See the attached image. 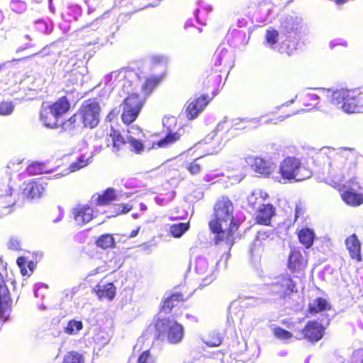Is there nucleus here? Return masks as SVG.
Segmentation results:
<instances>
[{"mask_svg":"<svg viewBox=\"0 0 363 363\" xmlns=\"http://www.w3.org/2000/svg\"><path fill=\"white\" fill-rule=\"evenodd\" d=\"M313 158L323 172L320 179L335 188L345 189L341 196L347 204L357 206L363 203V195L354 191L359 186L355 177L357 162L353 149L323 147Z\"/></svg>","mask_w":363,"mask_h":363,"instance_id":"1","label":"nucleus"},{"mask_svg":"<svg viewBox=\"0 0 363 363\" xmlns=\"http://www.w3.org/2000/svg\"><path fill=\"white\" fill-rule=\"evenodd\" d=\"M214 216L215 219L209 222V227L215 234V243H224L230 250L234 243V233L238 229L234 220L232 201L227 197L219 199L214 206Z\"/></svg>","mask_w":363,"mask_h":363,"instance_id":"2","label":"nucleus"},{"mask_svg":"<svg viewBox=\"0 0 363 363\" xmlns=\"http://www.w3.org/2000/svg\"><path fill=\"white\" fill-rule=\"evenodd\" d=\"M319 91L327 97H330L331 104L345 113L363 112V86L354 89H320Z\"/></svg>","mask_w":363,"mask_h":363,"instance_id":"3","label":"nucleus"},{"mask_svg":"<svg viewBox=\"0 0 363 363\" xmlns=\"http://www.w3.org/2000/svg\"><path fill=\"white\" fill-rule=\"evenodd\" d=\"M140 78L138 74L133 69L123 68L120 70L112 72L104 76V84L106 86H111L116 82H123L121 86L123 91L130 94L136 91L139 86Z\"/></svg>","mask_w":363,"mask_h":363,"instance_id":"4","label":"nucleus"},{"mask_svg":"<svg viewBox=\"0 0 363 363\" xmlns=\"http://www.w3.org/2000/svg\"><path fill=\"white\" fill-rule=\"evenodd\" d=\"M69 107V103L65 97L59 99L52 105H43L40 113V120L45 127L55 128L58 126L59 118L68 111Z\"/></svg>","mask_w":363,"mask_h":363,"instance_id":"5","label":"nucleus"},{"mask_svg":"<svg viewBox=\"0 0 363 363\" xmlns=\"http://www.w3.org/2000/svg\"><path fill=\"white\" fill-rule=\"evenodd\" d=\"M279 173L284 179H294L296 182L303 181L311 176V172L295 157H286L279 164Z\"/></svg>","mask_w":363,"mask_h":363,"instance_id":"6","label":"nucleus"},{"mask_svg":"<svg viewBox=\"0 0 363 363\" xmlns=\"http://www.w3.org/2000/svg\"><path fill=\"white\" fill-rule=\"evenodd\" d=\"M154 328L158 337H165L167 341L171 345L179 344L184 339V326L174 319H159L156 321Z\"/></svg>","mask_w":363,"mask_h":363,"instance_id":"7","label":"nucleus"},{"mask_svg":"<svg viewBox=\"0 0 363 363\" xmlns=\"http://www.w3.org/2000/svg\"><path fill=\"white\" fill-rule=\"evenodd\" d=\"M264 45L274 50L281 54L290 55L295 50V41L288 43L282 34L274 28H270L267 30L264 36Z\"/></svg>","mask_w":363,"mask_h":363,"instance_id":"8","label":"nucleus"},{"mask_svg":"<svg viewBox=\"0 0 363 363\" xmlns=\"http://www.w3.org/2000/svg\"><path fill=\"white\" fill-rule=\"evenodd\" d=\"M303 29V23L301 17L286 16L281 19L280 32L282 38H285L288 43L295 41V50L296 49L297 37L301 33Z\"/></svg>","mask_w":363,"mask_h":363,"instance_id":"9","label":"nucleus"},{"mask_svg":"<svg viewBox=\"0 0 363 363\" xmlns=\"http://www.w3.org/2000/svg\"><path fill=\"white\" fill-rule=\"evenodd\" d=\"M100 106L94 101L84 102L79 111L76 113L82 127L94 128L99 122Z\"/></svg>","mask_w":363,"mask_h":363,"instance_id":"10","label":"nucleus"},{"mask_svg":"<svg viewBox=\"0 0 363 363\" xmlns=\"http://www.w3.org/2000/svg\"><path fill=\"white\" fill-rule=\"evenodd\" d=\"M135 91H133L128 94V96L123 101L121 118L127 125L136 119L143 105L142 99Z\"/></svg>","mask_w":363,"mask_h":363,"instance_id":"11","label":"nucleus"},{"mask_svg":"<svg viewBox=\"0 0 363 363\" xmlns=\"http://www.w3.org/2000/svg\"><path fill=\"white\" fill-rule=\"evenodd\" d=\"M177 119L174 116L164 117L162 124L166 129L167 134L164 138L160 140L157 146L158 147H167L178 141L184 133L183 128L177 125Z\"/></svg>","mask_w":363,"mask_h":363,"instance_id":"12","label":"nucleus"},{"mask_svg":"<svg viewBox=\"0 0 363 363\" xmlns=\"http://www.w3.org/2000/svg\"><path fill=\"white\" fill-rule=\"evenodd\" d=\"M218 264V260H209L203 256H199L196 259L194 270L201 277V285L208 286L215 279V270Z\"/></svg>","mask_w":363,"mask_h":363,"instance_id":"13","label":"nucleus"},{"mask_svg":"<svg viewBox=\"0 0 363 363\" xmlns=\"http://www.w3.org/2000/svg\"><path fill=\"white\" fill-rule=\"evenodd\" d=\"M11 297L3 276L0 273V320L3 323L7 321L11 313Z\"/></svg>","mask_w":363,"mask_h":363,"instance_id":"14","label":"nucleus"},{"mask_svg":"<svg viewBox=\"0 0 363 363\" xmlns=\"http://www.w3.org/2000/svg\"><path fill=\"white\" fill-rule=\"evenodd\" d=\"M254 171L263 176L270 175L275 169L276 165L269 158L250 157L247 159Z\"/></svg>","mask_w":363,"mask_h":363,"instance_id":"15","label":"nucleus"},{"mask_svg":"<svg viewBox=\"0 0 363 363\" xmlns=\"http://www.w3.org/2000/svg\"><path fill=\"white\" fill-rule=\"evenodd\" d=\"M325 328L316 320L308 322L301 332V336L311 342H318L323 335Z\"/></svg>","mask_w":363,"mask_h":363,"instance_id":"16","label":"nucleus"},{"mask_svg":"<svg viewBox=\"0 0 363 363\" xmlns=\"http://www.w3.org/2000/svg\"><path fill=\"white\" fill-rule=\"evenodd\" d=\"M73 218L79 225L91 221L94 217L93 209L89 205L79 204L72 211Z\"/></svg>","mask_w":363,"mask_h":363,"instance_id":"17","label":"nucleus"},{"mask_svg":"<svg viewBox=\"0 0 363 363\" xmlns=\"http://www.w3.org/2000/svg\"><path fill=\"white\" fill-rule=\"evenodd\" d=\"M209 101L210 100L208 99L207 96L203 95L189 102L186 108V117L189 120L196 118Z\"/></svg>","mask_w":363,"mask_h":363,"instance_id":"18","label":"nucleus"},{"mask_svg":"<svg viewBox=\"0 0 363 363\" xmlns=\"http://www.w3.org/2000/svg\"><path fill=\"white\" fill-rule=\"evenodd\" d=\"M307 260L301 250L294 249L291 251L288 260L289 269L294 273H300L306 266Z\"/></svg>","mask_w":363,"mask_h":363,"instance_id":"19","label":"nucleus"},{"mask_svg":"<svg viewBox=\"0 0 363 363\" xmlns=\"http://www.w3.org/2000/svg\"><path fill=\"white\" fill-rule=\"evenodd\" d=\"M276 208L271 203L262 204L256 212L255 219L257 223L269 225L273 216H275Z\"/></svg>","mask_w":363,"mask_h":363,"instance_id":"20","label":"nucleus"},{"mask_svg":"<svg viewBox=\"0 0 363 363\" xmlns=\"http://www.w3.org/2000/svg\"><path fill=\"white\" fill-rule=\"evenodd\" d=\"M107 146H111V151L118 155L123 147L127 144V138H124L119 132L112 130L106 139Z\"/></svg>","mask_w":363,"mask_h":363,"instance_id":"21","label":"nucleus"},{"mask_svg":"<svg viewBox=\"0 0 363 363\" xmlns=\"http://www.w3.org/2000/svg\"><path fill=\"white\" fill-rule=\"evenodd\" d=\"M94 291L101 300L107 299L111 301L116 296V287L111 282L105 283L101 281L94 288Z\"/></svg>","mask_w":363,"mask_h":363,"instance_id":"22","label":"nucleus"},{"mask_svg":"<svg viewBox=\"0 0 363 363\" xmlns=\"http://www.w3.org/2000/svg\"><path fill=\"white\" fill-rule=\"evenodd\" d=\"M233 54L228 49L219 46L213 55V62L215 66L224 65L232 67Z\"/></svg>","mask_w":363,"mask_h":363,"instance_id":"23","label":"nucleus"},{"mask_svg":"<svg viewBox=\"0 0 363 363\" xmlns=\"http://www.w3.org/2000/svg\"><path fill=\"white\" fill-rule=\"evenodd\" d=\"M24 185L23 194L30 199L40 198L45 191L43 185L35 181L24 183Z\"/></svg>","mask_w":363,"mask_h":363,"instance_id":"24","label":"nucleus"},{"mask_svg":"<svg viewBox=\"0 0 363 363\" xmlns=\"http://www.w3.org/2000/svg\"><path fill=\"white\" fill-rule=\"evenodd\" d=\"M345 245L348 250L350 257L352 259L359 262L362 260L361 257V245L357 235L352 234L345 240Z\"/></svg>","mask_w":363,"mask_h":363,"instance_id":"25","label":"nucleus"},{"mask_svg":"<svg viewBox=\"0 0 363 363\" xmlns=\"http://www.w3.org/2000/svg\"><path fill=\"white\" fill-rule=\"evenodd\" d=\"M274 233L272 230H259L256 236L255 240L250 248L252 255L259 253L262 250V242L267 239L273 238Z\"/></svg>","mask_w":363,"mask_h":363,"instance_id":"26","label":"nucleus"},{"mask_svg":"<svg viewBox=\"0 0 363 363\" xmlns=\"http://www.w3.org/2000/svg\"><path fill=\"white\" fill-rule=\"evenodd\" d=\"M182 300L183 294L182 293L175 292L172 294H165L162 306V311L166 313H169L172 308Z\"/></svg>","mask_w":363,"mask_h":363,"instance_id":"27","label":"nucleus"},{"mask_svg":"<svg viewBox=\"0 0 363 363\" xmlns=\"http://www.w3.org/2000/svg\"><path fill=\"white\" fill-rule=\"evenodd\" d=\"M268 197L267 193L262 190H255L247 197V201L253 209H257L263 203V201Z\"/></svg>","mask_w":363,"mask_h":363,"instance_id":"28","label":"nucleus"},{"mask_svg":"<svg viewBox=\"0 0 363 363\" xmlns=\"http://www.w3.org/2000/svg\"><path fill=\"white\" fill-rule=\"evenodd\" d=\"M60 127L62 131L67 132L70 134H74L82 128V125L75 113L68 120L63 122Z\"/></svg>","mask_w":363,"mask_h":363,"instance_id":"29","label":"nucleus"},{"mask_svg":"<svg viewBox=\"0 0 363 363\" xmlns=\"http://www.w3.org/2000/svg\"><path fill=\"white\" fill-rule=\"evenodd\" d=\"M92 155L86 158L84 155H81L78 160L70 164L69 169V171H67L65 174H56L54 177L55 178H60L66 174H67L69 172H74L75 171H77L80 169L82 167H86L88 164H89L91 162Z\"/></svg>","mask_w":363,"mask_h":363,"instance_id":"30","label":"nucleus"},{"mask_svg":"<svg viewBox=\"0 0 363 363\" xmlns=\"http://www.w3.org/2000/svg\"><path fill=\"white\" fill-rule=\"evenodd\" d=\"M91 199L97 206L108 205L116 199L115 191L113 189H108L102 194H99L96 199L94 196Z\"/></svg>","mask_w":363,"mask_h":363,"instance_id":"31","label":"nucleus"},{"mask_svg":"<svg viewBox=\"0 0 363 363\" xmlns=\"http://www.w3.org/2000/svg\"><path fill=\"white\" fill-rule=\"evenodd\" d=\"M315 233L313 230L310 228L301 229L298 233V240L306 248L311 247L314 241Z\"/></svg>","mask_w":363,"mask_h":363,"instance_id":"32","label":"nucleus"},{"mask_svg":"<svg viewBox=\"0 0 363 363\" xmlns=\"http://www.w3.org/2000/svg\"><path fill=\"white\" fill-rule=\"evenodd\" d=\"M279 280L281 281L280 283L286 296L297 291L296 282L289 274L279 276Z\"/></svg>","mask_w":363,"mask_h":363,"instance_id":"33","label":"nucleus"},{"mask_svg":"<svg viewBox=\"0 0 363 363\" xmlns=\"http://www.w3.org/2000/svg\"><path fill=\"white\" fill-rule=\"evenodd\" d=\"M83 328V323L81 320L75 319L70 320L63 328L64 332L69 335H77Z\"/></svg>","mask_w":363,"mask_h":363,"instance_id":"34","label":"nucleus"},{"mask_svg":"<svg viewBox=\"0 0 363 363\" xmlns=\"http://www.w3.org/2000/svg\"><path fill=\"white\" fill-rule=\"evenodd\" d=\"M330 308V304L323 298H317L309 305L311 313H318Z\"/></svg>","mask_w":363,"mask_h":363,"instance_id":"35","label":"nucleus"},{"mask_svg":"<svg viewBox=\"0 0 363 363\" xmlns=\"http://www.w3.org/2000/svg\"><path fill=\"white\" fill-rule=\"evenodd\" d=\"M143 140V138H133V136H130V138H127V144L129 145V148L132 152L141 154L145 150Z\"/></svg>","mask_w":363,"mask_h":363,"instance_id":"36","label":"nucleus"},{"mask_svg":"<svg viewBox=\"0 0 363 363\" xmlns=\"http://www.w3.org/2000/svg\"><path fill=\"white\" fill-rule=\"evenodd\" d=\"M97 247L102 249L113 247L115 245L113 237L110 234H104L101 235L96 242Z\"/></svg>","mask_w":363,"mask_h":363,"instance_id":"37","label":"nucleus"},{"mask_svg":"<svg viewBox=\"0 0 363 363\" xmlns=\"http://www.w3.org/2000/svg\"><path fill=\"white\" fill-rule=\"evenodd\" d=\"M160 80L158 77L146 79L145 82L141 84V90L143 95L147 96L150 94L152 89L159 84Z\"/></svg>","mask_w":363,"mask_h":363,"instance_id":"38","label":"nucleus"},{"mask_svg":"<svg viewBox=\"0 0 363 363\" xmlns=\"http://www.w3.org/2000/svg\"><path fill=\"white\" fill-rule=\"evenodd\" d=\"M189 228V223H179L170 226V233L174 238H180Z\"/></svg>","mask_w":363,"mask_h":363,"instance_id":"39","label":"nucleus"},{"mask_svg":"<svg viewBox=\"0 0 363 363\" xmlns=\"http://www.w3.org/2000/svg\"><path fill=\"white\" fill-rule=\"evenodd\" d=\"M273 334L277 339L284 341L285 343H289L293 337V334L291 332L281 327L274 328Z\"/></svg>","mask_w":363,"mask_h":363,"instance_id":"40","label":"nucleus"},{"mask_svg":"<svg viewBox=\"0 0 363 363\" xmlns=\"http://www.w3.org/2000/svg\"><path fill=\"white\" fill-rule=\"evenodd\" d=\"M10 9L12 11L21 14L27 10V4L23 0H11Z\"/></svg>","mask_w":363,"mask_h":363,"instance_id":"41","label":"nucleus"},{"mask_svg":"<svg viewBox=\"0 0 363 363\" xmlns=\"http://www.w3.org/2000/svg\"><path fill=\"white\" fill-rule=\"evenodd\" d=\"M280 280H279V277H277L274 278V281L270 283L267 284L269 286V290L274 294H278L280 296H285V292L284 291V288L281 287Z\"/></svg>","mask_w":363,"mask_h":363,"instance_id":"42","label":"nucleus"},{"mask_svg":"<svg viewBox=\"0 0 363 363\" xmlns=\"http://www.w3.org/2000/svg\"><path fill=\"white\" fill-rule=\"evenodd\" d=\"M272 8L273 5L272 4L263 2L260 4L259 12L264 16L262 20V22L271 21L270 15L272 11Z\"/></svg>","mask_w":363,"mask_h":363,"instance_id":"43","label":"nucleus"},{"mask_svg":"<svg viewBox=\"0 0 363 363\" xmlns=\"http://www.w3.org/2000/svg\"><path fill=\"white\" fill-rule=\"evenodd\" d=\"M26 170L29 174H40L50 172L45 169V166L40 162H35L29 165Z\"/></svg>","mask_w":363,"mask_h":363,"instance_id":"44","label":"nucleus"},{"mask_svg":"<svg viewBox=\"0 0 363 363\" xmlns=\"http://www.w3.org/2000/svg\"><path fill=\"white\" fill-rule=\"evenodd\" d=\"M63 363H83V357L77 352H70L65 356Z\"/></svg>","mask_w":363,"mask_h":363,"instance_id":"45","label":"nucleus"},{"mask_svg":"<svg viewBox=\"0 0 363 363\" xmlns=\"http://www.w3.org/2000/svg\"><path fill=\"white\" fill-rule=\"evenodd\" d=\"M156 358L149 350L143 351L138 357L137 363H155Z\"/></svg>","mask_w":363,"mask_h":363,"instance_id":"46","label":"nucleus"},{"mask_svg":"<svg viewBox=\"0 0 363 363\" xmlns=\"http://www.w3.org/2000/svg\"><path fill=\"white\" fill-rule=\"evenodd\" d=\"M223 341V336L218 333H213L210 339L204 341V343L209 347H218Z\"/></svg>","mask_w":363,"mask_h":363,"instance_id":"47","label":"nucleus"},{"mask_svg":"<svg viewBox=\"0 0 363 363\" xmlns=\"http://www.w3.org/2000/svg\"><path fill=\"white\" fill-rule=\"evenodd\" d=\"M175 191L167 194L165 196H157L155 197V201L160 206H164L172 201L175 196Z\"/></svg>","mask_w":363,"mask_h":363,"instance_id":"48","label":"nucleus"},{"mask_svg":"<svg viewBox=\"0 0 363 363\" xmlns=\"http://www.w3.org/2000/svg\"><path fill=\"white\" fill-rule=\"evenodd\" d=\"M15 106L11 101H1L0 102V115L9 116L11 115Z\"/></svg>","mask_w":363,"mask_h":363,"instance_id":"49","label":"nucleus"},{"mask_svg":"<svg viewBox=\"0 0 363 363\" xmlns=\"http://www.w3.org/2000/svg\"><path fill=\"white\" fill-rule=\"evenodd\" d=\"M226 128H227L226 120L225 119V120L220 121L217 125L215 131L212 134H210L205 138V143H209L211 140H213L214 139L215 137L217 136V133L218 132L223 131Z\"/></svg>","mask_w":363,"mask_h":363,"instance_id":"50","label":"nucleus"},{"mask_svg":"<svg viewBox=\"0 0 363 363\" xmlns=\"http://www.w3.org/2000/svg\"><path fill=\"white\" fill-rule=\"evenodd\" d=\"M126 138H130V136H133V138H145V135L143 133L142 130L135 125L130 126L127 130Z\"/></svg>","mask_w":363,"mask_h":363,"instance_id":"51","label":"nucleus"},{"mask_svg":"<svg viewBox=\"0 0 363 363\" xmlns=\"http://www.w3.org/2000/svg\"><path fill=\"white\" fill-rule=\"evenodd\" d=\"M48 289V286L45 284L43 283H37L35 284L33 291H34V296L35 297H40L42 299L45 296V291H46Z\"/></svg>","mask_w":363,"mask_h":363,"instance_id":"52","label":"nucleus"},{"mask_svg":"<svg viewBox=\"0 0 363 363\" xmlns=\"http://www.w3.org/2000/svg\"><path fill=\"white\" fill-rule=\"evenodd\" d=\"M320 89V88L315 89L318 91L319 94H313V93H307L306 94H305L303 96V100L306 101H318L319 99L320 96H325L331 102V98L330 97H327L325 95H323L319 91Z\"/></svg>","mask_w":363,"mask_h":363,"instance_id":"53","label":"nucleus"},{"mask_svg":"<svg viewBox=\"0 0 363 363\" xmlns=\"http://www.w3.org/2000/svg\"><path fill=\"white\" fill-rule=\"evenodd\" d=\"M199 159L195 160L193 162L189 163L186 165L187 169L191 174H197L201 171V165L198 163Z\"/></svg>","mask_w":363,"mask_h":363,"instance_id":"54","label":"nucleus"},{"mask_svg":"<svg viewBox=\"0 0 363 363\" xmlns=\"http://www.w3.org/2000/svg\"><path fill=\"white\" fill-rule=\"evenodd\" d=\"M150 60L153 65H166L169 61V59L167 56L162 55H154L151 56Z\"/></svg>","mask_w":363,"mask_h":363,"instance_id":"55","label":"nucleus"},{"mask_svg":"<svg viewBox=\"0 0 363 363\" xmlns=\"http://www.w3.org/2000/svg\"><path fill=\"white\" fill-rule=\"evenodd\" d=\"M21 162L19 159L13 160L7 164L6 168L11 172H18L21 169Z\"/></svg>","mask_w":363,"mask_h":363,"instance_id":"56","label":"nucleus"},{"mask_svg":"<svg viewBox=\"0 0 363 363\" xmlns=\"http://www.w3.org/2000/svg\"><path fill=\"white\" fill-rule=\"evenodd\" d=\"M8 247L10 250H18L21 249V242L18 238L16 236L11 237L8 242Z\"/></svg>","mask_w":363,"mask_h":363,"instance_id":"57","label":"nucleus"},{"mask_svg":"<svg viewBox=\"0 0 363 363\" xmlns=\"http://www.w3.org/2000/svg\"><path fill=\"white\" fill-rule=\"evenodd\" d=\"M28 262L27 259L23 257H18L16 260V263L23 276L28 274L26 269Z\"/></svg>","mask_w":363,"mask_h":363,"instance_id":"58","label":"nucleus"},{"mask_svg":"<svg viewBox=\"0 0 363 363\" xmlns=\"http://www.w3.org/2000/svg\"><path fill=\"white\" fill-rule=\"evenodd\" d=\"M329 45H330V48H333L337 45L346 47L347 45V42L344 39L337 38V39L331 40L330 42Z\"/></svg>","mask_w":363,"mask_h":363,"instance_id":"59","label":"nucleus"},{"mask_svg":"<svg viewBox=\"0 0 363 363\" xmlns=\"http://www.w3.org/2000/svg\"><path fill=\"white\" fill-rule=\"evenodd\" d=\"M99 26H100V20L96 19V21H94V22L90 23L89 26L83 27L82 30L85 32H88L89 28L91 30H96L99 28Z\"/></svg>","mask_w":363,"mask_h":363,"instance_id":"60","label":"nucleus"},{"mask_svg":"<svg viewBox=\"0 0 363 363\" xmlns=\"http://www.w3.org/2000/svg\"><path fill=\"white\" fill-rule=\"evenodd\" d=\"M289 116H290V115L280 116L274 119H267L263 122V123H264V124H269V123L277 124L279 122L284 121L286 118H287Z\"/></svg>","mask_w":363,"mask_h":363,"instance_id":"61","label":"nucleus"},{"mask_svg":"<svg viewBox=\"0 0 363 363\" xmlns=\"http://www.w3.org/2000/svg\"><path fill=\"white\" fill-rule=\"evenodd\" d=\"M36 24L38 26V29L44 33H49L51 32V28H48L46 23L44 21L39 20L36 21Z\"/></svg>","mask_w":363,"mask_h":363,"instance_id":"62","label":"nucleus"},{"mask_svg":"<svg viewBox=\"0 0 363 363\" xmlns=\"http://www.w3.org/2000/svg\"><path fill=\"white\" fill-rule=\"evenodd\" d=\"M304 213V208L301 203H296L295 208V220H297L298 217L303 216Z\"/></svg>","mask_w":363,"mask_h":363,"instance_id":"63","label":"nucleus"},{"mask_svg":"<svg viewBox=\"0 0 363 363\" xmlns=\"http://www.w3.org/2000/svg\"><path fill=\"white\" fill-rule=\"evenodd\" d=\"M220 77V75H211L208 77L207 82H204V84L208 87L211 86L213 84L216 83V78Z\"/></svg>","mask_w":363,"mask_h":363,"instance_id":"64","label":"nucleus"}]
</instances>
